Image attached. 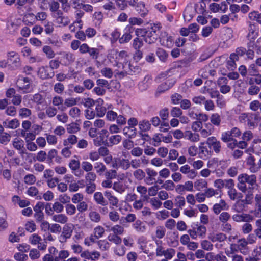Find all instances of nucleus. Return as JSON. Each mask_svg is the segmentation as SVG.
<instances>
[{"label":"nucleus","mask_w":261,"mask_h":261,"mask_svg":"<svg viewBox=\"0 0 261 261\" xmlns=\"http://www.w3.org/2000/svg\"><path fill=\"white\" fill-rule=\"evenodd\" d=\"M93 198L95 202L99 205L102 206L108 205V201L105 199L102 193L100 192H95Z\"/></svg>","instance_id":"nucleus-28"},{"label":"nucleus","mask_w":261,"mask_h":261,"mask_svg":"<svg viewBox=\"0 0 261 261\" xmlns=\"http://www.w3.org/2000/svg\"><path fill=\"white\" fill-rule=\"evenodd\" d=\"M45 114L49 118L54 117L57 114V109L53 106H49L45 109Z\"/></svg>","instance_id":"nucleus-54"},{"label":"nucleus","mask_w":261,"mask_h":261,"mask_svg":"<svg viewBox=\"0 0 261 261\" xmlns=\"http://www.w3.org/2000/svg\"><path fill=\"white\" fill-rule=\"evenodd\" d=\"M208 238L213 242H223L227 239L226 236L223 233L210 234Z\"/></svg>","instance_id":"nucleus-24"},{"label":"nucleus","mask_w":261,"mask_h":261,"mask_svg":"<svg viewBox=\"0 0 261 261\" xmlns=\"http://www.w3.org/2000/svg\"><path fill=\"white\" fill-rule=\"evenodd\" d=\"M32 114L31 111L26 108H22L19 110V116L22 118L29 117Z\"/></svg>","instance_id":"nucleus-63"},{"label":"nucleus","mask_w":261,"mask_h":261,"mask_svg":"<svg viewBox=\"0 0 261 261\" xmlns=\"http://www.w3.org/2000/svg\"><path fill=\"white\" fill-rule=\"evenodd\" d=\"M238 119L242 123L247 122L248 127L251 128L255 126V124L260 120V117L255 113H242L239 115Z\"/></svg>","instance_id":"nucleus-4"},{"label":"nucleus","mask_w":261,"mask_h":261,"mask_svg":"<svg viewBox=\"0 0 261 261\" xmlns=\"http://www.w3.org/2000/svg\"><path fill=\"white\" fill-rule=\"evenodd\" d=\"M160 41L162 45L167 47H171L173 45V39L170 35H168L166 32H162L159 36Z\"/></svg>","instance_id":"nucleus-10"},{"label":"nucleus","mask_w":261,"mask_h":261,"mask_svg":"<svg viewBox=\"0 0 261 261\" xmlns=\"http://www.w3.org/2000/svg\"><path fill=\"white\" fill-rule=\"evenodd\" d=\"M38 75L42 79H46L53 77L54 72L47 66H41L38 69Z\"/></svg>","instance_id":"nucleus-12"},{"label":"nucleus","mask_w":261,"mask_h":261,"mask_svg":"<svg viewBox=\"0 0 261 261\" xmlns=\"http://www.w3.org/2000/svg\"><path fill=\"white\" fill-rule=\"evenodd\" d=\"M184 138L192 142H197L200 140L199 135L192 133L191 130H186L184 132Z\"/></svg>","instance_id":"nucleus-26"},{"label":"nucleus","mask_w":261,"mask_h":261,"mask_svg":"<svg viewBox=\"0 0 261 261\" xmlns=\"http://www.w3.org/2000/svg\"><path fill=\"white\" fill-rule=\"evenodd\" d=\"M228 195L229 198L232 200H234L236 199L241 198L243 196L242 194L241 193L238 192L234 188L228 190Z\"/></svg>","instance_id":"nucleus-42"},{"label":"nucleus","mask_w":261,"mask_h":261,"mask_svg":"<svg viewBox=\"0 0 261 261\" xmlns=\"http://www.w3.org/2000/svg\"><path fill=\"white\" fill-rule=\"evenodd\" d=\"M73 230V225L72 224H66L63 227V231L61 233L69 238L72 236Z\"/></svg>","instance_id":"nucleus-40"},{"label":"nucleus","mask_w":261,"mask_h":261,"mask_svg":"<svg viewBox=\"0 0 261 261\" xmlns=\"http://www.w3.org/2000/svg\"><path fill=\"white\" fill-rule=\"evenodd\" d=\"M238 184L237 185L238 189L242 193H246L248 186L249 189H254L257 185V177L254 174L249 175L247 173H241L237 177Z\"/></svg>","instance_id":"nucleus-1"},{"label":"nucleus","mask_w":261,"mask_h":261,"mask_svg":"<svg viewBox=\"0 0 261 261\" xmlns=\"http://www.w3.org/2000/svg\"><path fill=\"white\" fill-rule=\"evenodd\" d=\"M126 248L123 245L118 244L114 248L115 254L118 256H123L126 253Z\"/></svg>","instance_id":"nucleus-39"},{"label":"nucleus","mask_w":261,"mask_h":261,"mask_svg":"<svg viewBox=\"0 0 261 261\" xmlns=\"http://www.w3.org/2000/svg\"><path fill=\"white\" fill-rule=\"evenodd\" d=\"M105 229L101 226H97L93 229V234L98 239L102 237L105 233Z\"/></svg>","instance_id":"nucleus-52"},{"label":"nucleus","mask_w":261,"mask_h":261,"mask_svg":"<svg viewBox=\"0 0 261 261\" xmlns=\"http://www.w3.org/2000/svg\"><path fill=\"white\" fill-rule=\"evenodd\" d=\"M192 229H190L187 232L193 239H196L198 237L203 238L206 232V227L204 225L195 224L192 225Z\"/></svg>","instance_id":"nucleus-6"},{"label":"nucleus","mask_w":261,"mask_h":261,"mask_svg":"<svg viewBox=\"0 0 261 261\" xmlns=\"http://www.w3.org/2000/svg\"><path fill=\"white\" fill-rule=\"evenodd\" d=\"M136 190L141 195V197L143 200H147L148 198V195H147V189L146 187L139 185L137 187Z\"/></svg>","instance_id":"nucleus-43"},{"label":"nucleus","mask_w":261,"mask_h":261,"mask_svg":"<svg viewBox=\"0 0 261 261\" xmlns=\"http://www.w3.org/2000/svg\"><path fill=\"white\" fill-rule=\"evenodd\" d=\"M51 219L53 221L62 224H66L69 220L68 217L65 214L60 213L53 215Z\"/></svg>","instance_id":"nucleus-23"},{"label":"nucleus","mask_w":261,"mask_h":261,"mask_svg":"<svg viewBox=\"0 0 261 261\" xmlns=\"http://www.w3.org/2000/svg\"><path fill=\"white\" fill-rule=\"evenodd\" d=\"M239 251L243 254H246L248 252V242L245 238L239 239L236 243Z\"/></svg>","instance_id":"nucleus-21"},{"label":"nucleus","mask_w":261,"mask_h":261,"mask_svg":"<svg viewBox=\"0 0 261 261\" xmlns=\"http://www.w3.org/2000/svg\"><path fill=\"white\" fill-rule=\"evenodd\" d=\"M247 49L246 55L247 59L252 60L255 57V51L258 55H261V37L257 39L255 42H248L247 43Z\"/></svg>","instance_id":"nucleus-3"},{"label":"nucleus","mask_w":261,"mask_h":261,"mask_svg":"<svg viewBox=\"0 0 261 261\" xmlns=\"http://www.w3.org/2000/svg\"><path fill=\"white\" fill-rule=\"evenodd\" d=\"M162 187L167 191H173L175 188V185L173 181L167 180L165 181Z\"/></svg>","instance_id":"nucleus-56"},{"label":"nucleus","mask_w":261,"mask_h":261,"mask_svg":"<svg viewBox=\"0 0 261 261\" xmlns=\"http://www.w3.org/2000/svg\"><path fill=\"white\" fill-rule=\"evenodd\" d=\"M207 182L204 179H197L194 182V188L198 191H201L203 189L207 187Z\"/></svg>","instance_id":"nucleus-33"},{"label":"nucleus","mask_w":261,"mask_h":261,"mask_svg":"<svg viewBox=\"0 0 261 261\" xmlns=\"http://www.w3.org/2000/svg\"><path fill=\"white\" fill-rule=\"evenodd\" d=\"M232 220L237 222H250L253 220V217L247 214H234L232 216Z\"/></svg>","instance_id":"nucleus-20"},{"label":"nucleus","mask_w":261,"mask_h":261,"mask_svg":"<svg viewBox=\"0 0 261 261\" xmlns=\"http://www.w3.org/2000/svg\"><path fill=\"white\" fill-rule=\"evenodd\" d=\"M43 52L46 55L48 59L54 58L55 56V53L52 48L48 45H45L42 48Z\"/></svg>","instance_id":"nucleus-45"},{"label":"nucleus","mask_w":261,"mask_h":261,"mask_svg":"<svg viewBox=\"0 0 261 261\" xmlns=\"http://www.w3.org/2000/svg\"><path fill=\"white\" fill-rule=\"evenodd\" d=\"M134 177L138 180H141L145 177V173L141 169H137L133 172Z\"/></svg>","instance_id":"nucleus-60"},{"label":"nucleus","mask_w":261,"mask_h":261,"mask_svg":"<svg viewBox=\"0 0 261 261\" xmlns=\"http://www.w3.org/2000/svg\"><path fill=\"white\" fill-rule=\"evenodd\" d=\"M69 167L72 171H76L80 169V162L79 160L72 159L69 163Z\"/></svg>","instance_id":"nucleus-61"},{"label":"nucleus","mask_w":261,"mask_h":261,"mask_svg":"<svg viewBox=\"0 0 261 261\" xmlns=\"http://www.w3.org/2000/svg\"><path fill=\"white\" fill-rule=\"evenodd\" d=\"M88 217L91 222L95 223L100 222L101 220L100 214L96 211H90L88 214Z\"/></svg>","instance_id":"nucleus-31"},{"label":"nucleus","mask_w":261,"mask_h":261,"mask_svg":"<svg viewBox=\"0 0 261 261\" xmlns=\"http://www.w3.org/2000/svg\"><path fill=\"white\" fill-rule=\"evenodd\" d=\"M229 208V206L225 200L221 199L218 203L213 205L212 210L214 214L218 215L222 211H227Z\"/></svg>","instance_id":"nucleus-15"},{"label":"nucleus","mask_w":261,"mask_h":261,"mask_svg":"<svg viewBox=\"0 0 261 261\" xmlns=\"http://www.w3.org/2000/svg\"><path fill=\"white\" fill-rule=\"evenodd\" d=\"M175 81L173 79L168 80L164 83L160 85L158 88V91L160 92H165L171 88L175 84Z\"/></svg>","instance_id":"nucleus-29"},{"label":"nucleus","mask_w":261,"mask_h":261,"mask_svg":"<svg viewBox=\"0 0 261 261\" xmlns=\"http://www.w3.org/2000/svg\"><path fill=\"white\" fill-rule=\"evenodd\" d=\"M69 115L73 118H78L80 116L81 110L78 107H72L69 111Z\"/></svg>","instance_id":"nucleus-55"},{"label":"nucleus","mask_w":261,"mask_h":261,"mask_svg":"<svg viewBox=\"0 0 261 261\" xmlns=\"http://www.w3.org/2000/svg\"><path fill=\"white\" fill-rule=\"evenodd\" d=\"M239 58L234 54H230L226 61V67L230 70H233L237 67L236 62L238 61Z\"/></svg>","instance_id":"nucleus-22"},{"label":"nucleus","mask_w":261,"mask_h":261,"mask_svg":"<svg viewBox=\"0 0 261 261\" xmlns=\"http://www.w3.org/2000/svg\"><path fill=\"white\" fill-rule=\"evenodd\" d=\"M98 136L94 140V144L96 146H100L106 142V139L109 137V133L108 130L103 129L98 133Z\"/></svg>","instance_id":"nucleus-13"},{"label":"nucleus","mask_w":261,"mask_h":261,"mask_svg":"<svg viewBox=\"0 0 261 261\" xmlns=\"http://www.w3.org/2000/svg\"><path fill=\"white\" fill-rule=\"evenodd\" d=\"M110 230L113 232V234L119 236L124 233V228L122 226L117 224L112 226Z\"/></svg>","instance_id":"nucleus-48"},{"label":"nucleus","mask_w":261,"mask_h":261,"mask_svg":"<svg viewBox=\"0 0 261 261\" xmlns=\"http://www.w3.org/2000/svg\"><path fill=\"white\" fill-rule=\"evenodd\" d=\"M69 252L68 250H60L55 256V261H66V259L69 257Z\"/></svg>","instance_id":"nucleus-34"},{"label":"nucleus","mask_w":261,"mask_h":261,"mask_svg":"<svg viewBox=\"0 0 261 261\" xmlns=\"http://www.w3.org/2000/svg\"><path fill=\"white\" fill-rule=\"evenodd\" d=\"M61 56L58 57L61 65L64 66H68L71 65L75 60L74 55L70 51H60L58 53Z\"/></svg>","instance_id":"nucleus-7"},{"label":"nucleus","mask_w":261,"mask_h":261,"mask_svg":"<svg viewBox=\"0 0 261 261\" xmlns=\"http://www.w3.org/2000/svg\"><path fill=\"white\" fill-rule=\"evenodd\" d=\"M139 126L141 131L146 132L150 129L151 124L148 120H144L139 122Z\"/></svg>","instance_id":"nucleus-50"},{"label":"nucleus","mask_w":261,"mask_h":261,"mask_svg":"<svg viewBox=\"0 0 261 261\" xmlns=\"http://www.w3.org/2000/svg\"><path fill=\"white\" fill-rule=\"evenodd\" d=\"M166 229L163 226H158L156 227L155 236L158 239H162L165 235Z\"/></svg>","instance_id":"nucleus-59"},{"label":"nucleus","mask_w":261,"mask_h":261,"mask_svg":"<svg viewBox=\"0 0 261 261\" xmlns=\"http://www.w3.org/2000/svg\"><path fill=\"white\" fill-rule=\"evenodd\" d=\"M118 163L119 166L124 170H127L130 167V161L128 159H119Z\"/></svg>","instance_id":"nucleus-57"},{"label":"nucleus","mask_w":261,"mask_h":261,"mask_svg":"<svg viewBox=\"0 0 261 261\" xmlns=\"http://www.w3.org/2000/svg\"><path fill=\"white\" fill-rule=\"evenodd\" d=\"M66 129L68 133L73 134L78 132L80 130V127L78 124L72 122L66 125Z\"/></svg>","instance_id":"nucleus-38"},{"label":"nucleus","mask_w":261,"mask_h":261,"mask_svg":"<svg viewBox=\"0 0 261 261\" xmlns=\"http://www.w3.org/2000/svg\"><path fill=\"white\" fill-rule=\"evenodd\" d=\"M112 188L116 192L122 194L125 191L127 187L121 181H118L113 184Z\"/></svg>","instance_id":"nucleus-35"},{"label":"nucleus","mask_w":261,"mask_h":261,"mask_svg":"<svg viewBox=\"0 0 261 261\" xmlns=\"http://www.w3.org/2000/svg\"><path fill=\"white\" fill-rule=\"evenodd\" d=\"M108 240L111 242L115 243L116 245L121 244L122 239L118 235L114 234H110L108 236Z\"/></svg>","instance_id":"nucleus-53"},{"label":"nucleus","mask_w":261,"mask_h":261,"mask_svg":"<svg viewBox=\"0 0 261 261\" xmlns=\"http://www.w3.org/2000/svg\"><path fill=\"white\" fill-rule=\"evenodd\" d=\"M3 124L6 128L15 129L19 126L20 122L18 119H14L11 120H6Z\"/></svg>","instance_id":"nucleus-32"},{"label":"nucleus","mask_w":261,"mask_h":261,"mask_svg":"<svg viewBox=\"0 0 261 261\" xmlns=\"http://www.w3.org/2000/svg\"><path fill=\"white\" fill-rule=\"evenodd\" d=\"M43 25L44 27V31L46 34H50L54 32V25L51 21L48 20L45 21L43 22Z\"/></svg>","instance_id":"nucleus-47"},{"label":"nucleus","mask_w":261,"mask_h":261,"mask_svg":"<svg viewBox=\"0 0 261 261\" xmlns=\"http://www.w3.org/2000/svg\"><path fill=\"white\" fill-rule=\"evenodd\" d=\"M210 9L213 12L216 13L219 11L225 13L228 9V6L225 2H223L220 4L213 3L210 4Z\"/></svg>","instance_id":"nucleus-16"},{"label":"nucleus","mask_w":261,"mask_h":261,"mask_svg":"<svg viewBox=\"0 0 261 261\" xmlns=\"http://www.w3.org/2000/svg\"><path fill=\"white\" fill-rule=\"evenodd\" d=\"M136 11L142 16H145L148 13V10L145 7V4L143 2H138L135 6Z\"/></svg>","instance_id":"nucleus-25"},{"label":"nucleus","mask_w":261,"mask_h":261,"mask_svg":"<svg viewBox=\"0 0 261 261\" xmlns=\"http://www.w3.org/2000/svg\"><path fill=\"white\" fill-rule=\"evenodd\" d=\"M135 34L138 37H142L144 40L148 44L154 43L159 35L146 29H137L135 31Z\"/></svg>","instance_id":"nucleus-5"},{"label":"nucleus","mask_w":261,"mask_h":261,"mask_svg":"<svg viewBox=\"0 0 261 261\" xmlns=\"http://www.w3.org/2000/svg\"><path fill=\"white\" fill-rule=\"evenodd\" d=\"M249 19L253 21H256L258 23L261 24V13L257 11L250 12L248 14Z\"/></svg>","instance_id":"nucleus-46"},{"label":"nucleus","mask_w":261,"mask_h":261,"mask_svg":"<svg viewBox=\"0 0 261 261\" xmlns=\"http://www.w3.org/2000/svg\"><path fill=\"white\" fill-rule=\"evenodd\" d=\"M231 218L230 214L226 212L221 213L219 216V220L222 223L227 222Z\"/></svg>","instance_id":"nucleus-62"},{"label":"nucleus","mask_w":261,"mask_h":261,"mask_svg":"<svg viewBox=\"0 0 261 261\" xmlns=\"http://www.w3.org/2000/svg\"><path fill=\"white\" fill-rule=\"evenodd\" d=\"M81 167L83 170L86 172L92 171L93 169V166L92 164L88 161L82 162L81 164Z\"/></svg>","instance_id":"nucleus-64"},{"label":"nucleus","mask_w":261,"mask_h":261,"mask_svg":"<svg viewBox=\"0 0 261 261\" xmlns=\"http://www.w3.org/2000/svg\"><path fill=\"white\" fill-rule=\"evenodd\" d=\"M97 177L96 174L92 171L87 172L85 179L87 183H94Z\"/></svg>","instance_id":"nucleus-49"},{"label":"nucleus","mask_w":261,"mask_h":261,"mask_svg":"<svg viewBox=\"0 0 261 261\" xmlns=\"http://www.w3.org/2000/svg\"><path fill=\"white\" fill-rule=\"evenodd\" d=\"M140 37L137 36L133 41L132 46L135 50L140 49L143 45V42Z\"/></svg>","instance_id":"nucleus-51"},{"label":"nucleus","mask_w":261,"mask_h":261,"mask_svg":"<svg viewBox=\"0 0 261 261\" xmlns=\"http://www.w3.org/2000/svg\"><path fill=\"white\" fill-rule=\"evenodd\" d=\"M255 226L256 228L254 229L253 232L257 239L261 240V219L256 221Z\"/></svg>","instance_id":"nucleus-58"},{"label":"nucleus","mask_w":261,"mask_h":261,"mask_svg":"<svg viewBox=\"0 0 261 261\" xmlns=\"http://www.w3.org/2000/svg\"><path fill=\"white\" fill-rule=\"evenodd\" d=\"M133 228L138 233H144L146 230L147 227L145 224L140 220H137L133 224Z\"/></svg>","instance_id":"nucleus-19"},{"label":"nucleus","mask_w":261,"mask_h":261,"mask_svg":"<svg viewBox=\"0 0 261 261\" xmlns=\"http://www.w3.org/2000/svg\"><path fill=\"white\" fill-rule=\"evenodd\" d=\"M109 56L113 58L115 56L116 60L119 64H122V68L125 72L129 73L133 71L132 67L128 61L129 56L126 51L122 50L118 52L117 49H113L110 50Z\"/></svg>","instance_id":"nucleus-2"},{"label":"nucleus","mask_w":261,"mask_h":261,"mask_svg":"<svg viewBox=\"0 0 261 261\" xmlns=\"http://www.w3.org/2000/svg\"><path fill=\"white\" fill-rule=\"evenodd\" d=\"M210 121L213 125L219 126L221 121V116L218 113H213L210 117Z\"/></svg>","instance_id":"nucleus-44"},{"label":"nucleus","mask_w":261,"mask_h":261,"mask_svg":"<svg viewBox=\"0 0 261 261\" xmlns=\"http://www.w3.org/2000/svg\"><path fill=\"white\" fill-rule=\"evenodd\" d=\"M104 195L111 205L117 207L119 203V199L116 196L113 195L111 192L109 191H105Z\"/></svg>","instance_id":"nucleus-27"},{"label":"nucleus","mask_w":261,"mask_h":261,"mask_svg":"<svg viewBox=\"0 0 261 261\" xmlns=\"http://www.w3.org/2000/svg\"><path fill=\"white\" fill-rule=\"evenodd\" d=\"M77 137L73 134H70L63 140V145L64 146H69L72 148L73 145L77 143Z\"/></svg>","instance_id":"nucleus-30"},{"label":"nucleus","mask_w":261,"mask_h":261,"mask_svg":"<svg viewBox=\"0 0 261 261\" xmlns=\"http://www.w3.org/2000/svg\"><path fill=\"white\" fill-rule=\"evenodd\" d=\"M258 36V32L255 24L251 23L250 22L249 23L248 33L247 35V38L248 42H255L256 40L255 39Z\"/></svg>","instance_id":"nucleus-18"},{"label":"nucleus","mask_w":261,"mask_h":261,"mask_svg":"<svg viewBox=\"0 0 261 261\" xmlns=\"http://www.w3.org/2000/svg\"><path fill=\"white\" fill-rule=\"evenodd\" d=\"M228 80L225 77H220L217 81V84L220 88V91L223 94H226L230 91L231 88L228 85Z\"/></svg>","instance_id":"nucleus-14"},{"label":"nucleus","mask_w":261,"mask_h":261,"mask_svg":"<svg viewBox=\"0 0 261 261\" xmlns=\"http://www.w3.org/2000/svg\"><path fill=\"white\" fill-rule=\"evenodd\" d=\"M179 171L181 174L186 175V177L190 179H194L197 176V171L194 169H191L188 164H185L181 166Z\"/></svg>","instance_id":"nucleus-9"},{"label":"nucleus","mask_w":261,"mask_h":261,"mask_svg":"<svg viewBox=\"0 0 261 261\" xmlns=\"http://www.w3.org/2000/svg\"><path fill=\"white\" fill-rule=\"evenodd\" d=\"M245 207L244 201L238 200L233 205L232 209L237 213H241L245 210Z\"/></svg>","instance_id":"nucleus-36"},{"label":"nucleus","mask_w":261,"mask_h":261,"mask_svg":"<svg viewBox=\"0 0 261 261\" xmlns=\"http://www.w3.org/2000/svg\"><path fill=\"white\" fill-rule=\"evenodd\" d=\"M122 140V137L119 135H112L108 138V141L107 142L110 146L119 144Z\"/></svg>","instance_id":"nucleus-37"},{"label":"nucleus","mask_w":261,"mask_h":261,"mask_svg":"<svg viewBox=\"0 0 261 261\" xmlns=\"http://www.w3.org/2000/svg\"><path fill=\"white\" fill-rule=\"evenodd\" d=\"M55 17V22L58 24L59 27H66L70 23V19L68 17L63 15L61 11H59L56 13Z\"/></svg>","instance_id":"nucleus-11"},{"label":"nucleus","mask_w":261,"mask_h":261,"mask_svg":"<svg viewBox=\"0 0 261 261\" xmlns=\"http://www.w3.org/2000/svg\"><path fill=\"white\" fill-rule=\"evenodd\" d=\"M241 132L240 129L237 127H233L231 130L223 132L221 135V140L224 142H228L233 141V138L240 136ZM237 143V140H234Z\"/></svg>","instance_id":"nucleus-8"},{"label":"nucleus","mask_w":261,"mask_h":261,"mask_svg":"<svg viewBox=\"0 0 261 261\" xmlns=\"http://www.w3.org/2000/svg\"><path fill=\"white\" fill-rule=\"evenodd\" d=\"M16 84L19 88L22 90L24 93L30 92V80L29 78H20L17 81Z\"/></svg>","instance_id":"nucleus-17"},{"label":"nucleus","mask_w":261,"mask_h":261,"mask_svg":"<svg viewBox=\"0 0 261 261\" xmlns=\"http://www.w3.org/2000/svg\"><path fill=\"white\" fill-rule=\"evenodd\" d=\"M94 167L96 170V172L99 175H101L107 171L106 166L101 162H96L94 164Z\"/></svg>","instance_id":"nucleus-41"}]
</instances>
